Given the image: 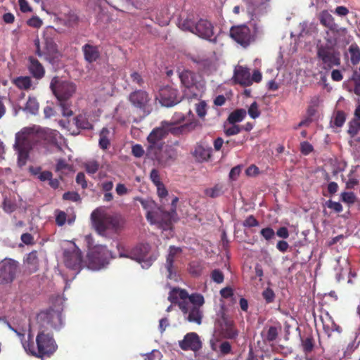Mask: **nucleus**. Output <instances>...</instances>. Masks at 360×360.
Returning <instances> with one entry per match:
<instances>
[{"instance_id": "35", "label": "nucleus", "mask_w": 360, "mask_h": 360, "mask_svg": "<svg viewBox=\"0 0 360 360\" xmlns=\"http://www.w3.org/2000/svg\"><path fill=\"white\" fill-rule=\"evenodd\" d=\"M225 186L223 184H217L212 188L205 190V194L212 198L221 196L225 192Z\"/></svg>"}, {"instance_id": "29", "label": "nucleus", "mask_w": 360, "mask_h": 360, "mask_svg": "<svg viewBox=\"0 0 360 360\" xmlns=\"http://www.w3.org/2000/svg\"><path fill=\"white\" fill-rule=\"evenodd\" d=\"M175 156L176 152L172 147L159 145V165L167 164L169 160L174 159Z\"/></svg>"}, {"instance_id": "18", "label": "nucleus", "mask_w": 360, "mask_h": 360, "mask_svg": "<svg viewBox=\"0 0 360 360\" xmlns=\"http://www.w3.org/2000/svg\"><path fill=\"white\" fill-rule=\"evenodd\" d=\"M64 262L65 266L73 270H79L81 269L82 262V252L78 249L72 251H65Z\"/></svg>"}, {"instance_id": "11", "label": "nucleus", "mask_w": 360, "mask_h": 360, "mask_svg": "<svg viewBox=\"0 0 360 360\" xmlns=\"http://www.w3.org/2000/svg\"><path fill=\"white\" fill-rule=\"evenodd\" d=\"M215 328L226 339L235 340L239 334L234 321L224 313H221L215 321Z\"/></svg>"}, {"instance_id": "22", "label": "nucleus", "mask_w": 360, "mask_h": 360, "mask_svg": "<svg viewBox=\"0 0 360 360\" xmlns=\"http://www.w3.org/2000/svg\"><path fill=\"white\" fill-rule=\"evenodd\" d=\"M210 345L212 351L220 355H226L231 352V345L227 341L221 342L219 338L213 335L210 340Z\"/></svg>"}, {"instance_id": "16", "label": "nucleus", "mask_w": 360, "mask_h": 360, "mask_svg": "<svg viewBox=\"0 0 360 360\" xmlns=\"http://www.w3.org/2000/svg\"><path fill=\"white\" fill-rule=\"evenodd\" d=\"M179 346L184 351L191 350L195 352L202 348V342L196 333L191 332L179 341Z\"/></svg>"}, {"instance_id": "42", "label": "nucleus", "mask_w": 360, "mask_h": 360, "mask_svg": "<svg viewBox=\"0 0 360 360\" xmlns=\"http://www.w3.org/2000/svg\"><path fill=\"white\" fill-rule=\"evenodd\" d=\"M349 53L350 54L351 63L353 65H356L360 62V49L356 44H352L349 47Z\"/></svg>"}, {"instance_id": "25", "label": "nucleus", "mask_w": 360, "mask_h": 360, "mask_svg": "<svg viewBox=\"0 0 360 360\" xmlns=\"http://www.w3.org/2000/svg\"><path fill=\"white\" fill-rule=\"evenodd\" d=\"M235 81L243 86H250V72L248 68L238 66L234 70Z\"/></svg>"}, {"instance_id": "53", "label": "nucleus", "mask_w": 360, "mask_h": 360, "mask_svg": "<svg viewBox=\"0 0 360 360\" xmlns=\"http://www.w3.org/2000/svg\"><path fill=\"white\" fill-rule=\"evenodd\" d=\"M229 127H225L224 132L226 136H233L239 134L243 129L242 127L236 125V124H231Z\"/></svg>"}, {"instance_id": "28", "label": "nucleus", "mask_w": 360, "mask_h": 360, "mask_svg": "<svg viewBox=\"0 0 360 360\" xmlns=\"http://www.w3.org/2000/svg\"><path fill=\"white\" fill-rule=\"evenodd\" d=\"M58 20L65 27H75L78 25L79 18L75 11L69 10L67 13H61Z\"/></svg>"}, {"instance_id": "20", "label": "nucleus", "mask_w": 360, "mask_h": 360, "mask_svg": "<svg viewBox=\"0 0 360 360\" xmlns=\"http://www.w3.org/2000/svg\"><path fill=\"white\" fill-rule=\"evenodd\" d=\"M181 251V250L180 248L170 246L169 254L167 257V261L165 264V267L167 272V278L170 280H174L175 281H178L179 276L176 274L175 269H174V259L175 255L180 252Z\"/></svg>"}, {"instance_id": "31", "label": "nucleus", "mask_w": 360, "mask_h": 360, "mask_svg": "<svg viewBox=\"0 0 360 360\" xmlns=\"http://www.w3.org/2000/svg\"><path fill=\"white\" fill-rule=\"evenodd\" d=\"M141 204L145 210H146V219L151 224L157 223L158 214L156 211L151 210L155 206L153 201H142Z\"/></svg>"}, {"instance_id": "59", "label": "nucleus", "mask_w": 360, "mask_h": 360, "mask_svg": "<svg viewBox=\"0 0 360 360\" xmlns=\"http://www.w3.org/2000/svg\"><path fill=\"white\" fill-rule=\"evenodd\" d=\"M207 104L205 101H200L195 105V111L200 117H204L207 114Z\"/></svg>"}, {"instance_id": "34", "label": "nucleus", "mask_w": 360, "mask_h": 360, "mask_svg": "<svg viewBox=\"0 0 360 360\" xmlns=\"http://www.w3.org/2000/svg\"><path fill=\"white\" fill-rule=\"evenodd\" d=\"M319 20L321 23L327 27L328 29H335L339 27L334 20L332 15L327 11H323L321 13Z\"/></svg>"}, {"instance_id": "54", "label": "nucleus", "mask_w": 360, "mask_h": 360, "mask_svg": "<svg viewBox=\"0 0 360 360\" xmlns=\"http://www.w3.org/2000/svg\"><path fill=\"white\" fill-rule=\"evenodd\" d=\"M260 235L266 240H270L275 237V231L271 227H266L260 231Z\"/></svg>"}, {"instance_id": "9", "label": "nucleus", "mask_w": 360, "mask_h": 360, "mask_svg": "<svg viewBox=\"0 0 360 360\" xmlns=\"http://www.w3.org/2000/svg\"><path fill=\"white\" fill-rule=\"evenodd\" d=\"M317 57L325 70H330L334 66L340 65V53L334 48L327 47L321 40L317 42Z\"/></svg>"}, {"instance_id": "63", "label": "nucleus", "mask_w": 360, "mask_h": 360, "mask_svg": "<svg viewBox=\"0 0 360 360\" xmlns=\"http://www.w3.org/2000/svg\"><path fill=\"white\" fill-rule=\"evenodd\" d=\"M42 24V20L38 16H33L27 20V25L34 28H39Z\"/></svg>"}, {"instance_id": "5", "label": "nucleus", "mask_w": 360, "mask_h": 360, "mask_svg": "<svg viewBox=\"0 0 360 360\" xmlns=\"http://www.w3.org/2000/svg\"><path fill=\"white\" fill-rule=\"evenodd\" d=\"M56 30L53 27H47L43 32L41 41L39 38L34 41L35 53L51 64L58 62L61 56L56 43Z\"/></svg>"}, {"instance_id": "14", "label": "nucleus", "mask_w": 360, "mask_h": 360, "mask_svg": "<svg viewBox=\"0 0 360 360\" xmlns=\"http://www.w3.org/2000/svg\"><path fill=\"white\" fill-rule=\"evenodd\" d=\"M230 37L243 47L248 46L252 39L250 30L245 25L232 27Z\"/></svg>"}, {"instance_id": "30", "label": "nucleus", "mask_w": 360, "mask_h": 360, "mask_svg": "<svg viewBox=\"0 0 360 360\" xmlns=\"http://www.w3.org/2000/svg\"><path fill=\"white\" fill-rule=\"evenodd\" d=\"M212 148L208 146L197 145L193 153V156L199 162L207 161L211 155Z\"/></svg>"}, {"instance_id": "48", "label": "nucleus", "mask_w": 360, "mask_h": 360, "mask_svg": "<svg viewBox=\"0 0 360 360\" xmlns=\"http://www.w3.org/2000/svg\"><path fill=\"white\" fill-rule=\"evenodd\" d=\"M71 103L68 101H59L62 115L64 117H71L73 115L72 110L70 109Z\"/></svg>"}, {"instance_id": "46", "label": "nucleus", "mask_w": 360, "mask_h": 360, "mask_svg": "<svg viewBox=\"0 0 360 360\" xmlns=\"http://www.w3.org/2000/svg\"><path fill=\"white\" fill-rule=\"evenodd\" d=\"M188 299L193 305V307H198L200 308L205 303L204 297L200 293H193L190 295H188Z\"/></svg>"}, {"instance_id": "47", "label": "nucleus", "mask_w": 360, "mask_h": 360, "mask_svg": "<svg viewBox=\"0 0 360 360\" xmlns=\"http://www.w3.org/2000/svg\"><path fill=\"white\" fill-rule=\"evenodd\" d=\"M195 25V23H194L191 19L180 20L179 22V27L181 30L184 31H188L192 33H194Z\"/></svg>"}, {"instance_id": "15", "label": "nucleus", "mask_w": 360, "mask_h": 360, "mask_svg": "<svg viewBox=\"0 0 360 360\" xmlns=\"http://www.w3.org/2000/svg\"><path fill=\"white\" fill-rule=\"evenodd\" d=\"M148 146L146 148L144 163L149 164L150 161L158 160V127H155L148 136Z\"/></svg>"}, {"instance_id": "41", "label": "nucleus", "mask_w": 360, "mask_h": 360, "mask_svg": "<svg viewBox=\"0 0 360 360\" xmlns=\"http://www.w3.org/2000/svg\"><path fill=\"white\" fill-rule=\"evenodd\" d=\"M39 105L37 100L34 97H29L25 107V110L32 115H36L39 111Z\"/></svg>"}, {"instance_id": "7", "label": "nucleus", "mask_w": 360, "mask_h": 360, "mask_svg": "<svg viewBox=\"0 0 360 360\" xmlns=\"http://www.w3.org/2000/svg\"><path fill=\"white\" fill-rule=\"evenodd\" d=\"M117 247L120 257L130 258L140 263L143 262L144 264L142 265L143 268L151 265L150 260H146L150 250V247L148 243L139 244L130 250H126L121 244H118Z\"/></svg>"}, {"instance_id": "52", "label": "nucleus", "mask_w": 360, "mask_h": 360, "mask_svg": "<svg viewBox=\"0 0 360 360\" xmlns=\"http://www.w3.org/2000/svg\"><path fill=\"white\" fill-rule=\"evenodd\" d=\"M262 295L266 303H271L275 300V293L274 290L270 288H266L264 289Z\"/></svg>"}, {"instance_id": "21", "label": "nucleus", "mask_w": 360, "mask_h": 360, "mask_svg": "<svg viewBox=\"0 0 360 360\" xmlns=\"http://www.w3.org/2000/svg\"><path fill=\"white\" fill-rule=\"evenodd\" d=\"M129 101L133 105L142 110L145 112L150 99L148 94L146 91L138 90L132 92L129 95Z\"/></svg>"}, {"instance_id": "8", "label": "nucleus", "mask_w": 360, "mask_h": 360, "mask_svg": "<svg viewBox=\"0 0 360 360\" xmlns=\"http://www.w3.org/2000/svg\"><path fill=\"white\" fill-rule=\"evenodd\" d=\"M185 119V116L181 112H175L170 121L162 122L160 127H159V139L169 133L175 136L182 134L186 129L192 124V123H190L189 124L179 126L178 124L184 122Z\"/></svg>"}, {"instance_id": "40", "label": "nucleus", "mask_w": 360, "mask_h": 360, "mask_svg": "<svg viewBox=\"0 0 360 360\" xmlns=\"http://www.w3.org/2000/svg\"><path fill=\"white\" fill-rule=\"evenodd\" d=\"M262 336L264 342H272L278 336V329L275 326H270L266 331H262Z\"/></svg>"}, {"instance_id": "33", "label": "nucleus", "mask_w": 360, "mask_h": 360, "mask_svg": "<svg viewBox=\"0 0 360 360\" xmlns=\"http://www.w3.org/2000/svg\"><path fill=\"white\" fill-rule=\"evenodd\" d=\"M187 320L189 322L200 325L202 319V311L198 307H192L187 312Z\"/></svg>"}, {"instance_id": "24", "label": "nucleus", "mask_w": 360, "mask_h": 360, "mask_svg": "<svg viewBox=\"0 0 360 360\" xmlns=\"http://www.w3.org/2000/svg\"><path fill=\"white\" fill-rule=\"evenodd\" d=\"M345 32L346 29L342 27H335V29H328L326 32L324 37V39L326 41V43H323L324 45L327 47L335 48L340 34H345Z\"/></svg>"}, {"instance_id": "27", "label": "nucleus", "mask_w": 360, "mask_h": 360, "mask_svg": "<svg viewBox=\"0 0 360 360\" xmlns=\"http://www.w3.org/2000/svg\"><path fill=\"white\" fill-rule=\"evenodd\" d=\"M24 262L29 274L37 272L39 267L38 252L37 250L30 252L27 255Z\"/></svg>"}, {"instance_id": "45", "label": "nucleus", "mask_w": 360, "mask_h": 360, "mask_svg": "<svg viewBox=\"0 0 360 360\" xmlns=\"http://www.w3.org/2000/svg\"><path fill=\"white\" fill-rule=\"evenodd\" d=\"M346 116L343 111H337L331 120V124L337 127H341L345 122Z\"/></svg>"}, {"instance_id": "23", "label": "nucleus", "mask_w": 360, "mask_h": 360, "mask_svg": "<svg viewBox=\"0 0 360 360\" xmlns=\"http://www.w3.org/2000/svg\"><path fill=\"white\" fill-rule=\"evenodd\" d=\"M27 69L32 76L37 79H41L44 77L45 69L44 66L33 56L28 58Z\"/></svg>"}, {"instance_id": "12", "label": "nucleus", "mask_w": 360, "mask_h": 360, "mask_svg": "<svg viewBox=\"0 0 360 360\" xmlns=\"http://www.w3.org/2000/svg\"><path fill=\"white\" fill-rule=\"evenodd\" d=\"M18 271V262L12 259H5L0 262V283H11Z\"/></svg>"}, {"instance_id": "6", "label": "nucleus", "mask_w": 360, "mask_h": 360, "mask_svg": "<svg viewBox=\"0 0 360 360\" xmlns=\"http://www.w3.org/2000/svg\"><path fill=\"white\" fill-rule=\"evenodd\" d=\"M233 5V13L236 15L247 13L251 20L258 19L267 13L270 0H228Z\"/></svg>"}, {"instance_id": "26", "label": "nucleus", "mask_w": 360, "mask_h": 360, "mask_svg": "<svg viewBox=\"0 0 360 360\" xmlns=\"http://www.w3.org/2000/svg\"><path fill=\"white\" fill-rule=\"evenodd\" d=\"M82 51L84 60L89 63L96 62L100 58V51L97 46L85 44L82 46Z\"/></svg>"}, {"instance_id": "60", "label": "nucleus", "mask_w": 360, "mask_h": 360, "mask_svg": "<svg viewBox=\"0 0 360 360\" xmlns=\"http://www.w3.org/2000/svg\"><path fill=\"white\" fill-rule=\"evenodd\" d=\"M248 115L252 119L259 117L260 111L258 109V105L256 102H253L248 108Z\"/></svg>"}, {"instance_id": "36", "label": "nucleus", "mask_w": 360, "mask_h": 360, "mask_svg": "<svg viewBox=\"0 0 360 360\" xmlns=\"http://www.w3.org/2000/svg\"><path fill=\"white\" fill-rule=\"evenodd\" d=\"M301 31L300 32V37H304L307 36H313L317 32L316 26L313 23L302 22L300 24Z\"/></svg>"}, {"instance_id": "50", "label": "nucleus", "mask_w": 360, "mask_h": 360, "mask_svg": "<svg viewBox=\"0 0 360 360\" xmlns=\"http://www.w3.org/2000/svg\"><path fill=\"white\" fill-rule=\"evenodd\" d=\"M72 169V166L66 162L64 159H59L57 161L56 165V172L63 173L65 170L70 171Z\"/></svg>"}, {"instance_id": "1", "label": "nucleus", "mask_w": 360, "mask_h": 360, "mask_svg": "<svg viewBox=\"0 0 360 360\" xmlns=\"http://www.w3.org/2000/svg\"><path fill=\"white\" fill-rule=\"evenodd\" d=\"M37 319L39 326V332L36 338L37 351H35L33 343H25L23 347L27 352L34 356H49L56 352L57 345L53 335L46 332L53 329L57 330L61 327L63 325L61 313L53 309H47L38 314Z\"/></svg>"}, {"instance_id": "58", "label": "nucleus", "mask_w": 360, "mask_h": 360, "mask_svg": "<svg viewBox=\"0 0 360 360\" xmlns=\"http://www.w3.org/2000/svg\"><path fill=\"white\" fill-rule=\"evenodd\" d=\"M56 223L58 226H62L65 224L67 214L65 212L56 210Z\"/></svg>"}, {"instance_id": "19", "label": "nucleus", "mask_w": 360, "mask_h": 360, "mask_svg": "<svg viewBox=\"0 0 360 360\" xmlns=\"http://www.w3.org/2000/svg\"><path fill=\"white\" fill-rule=\"evenodd\" d=\"M180 102L177 98V90L173 88H167L161 90L159 94V103L165 107H172Z\"/></svg>"}, {"instance_id": "10", "label": "nucleus", "mask_w": 360, "mask_h": 360, "mask_svg": "<svg viewBox=\"0 0 360 360\" xmlns=\"http://www.w3.org/2000/svg\"><path fill=\"white\" fill-rule=\"evenodd\" d=\"M50 88L58 101H68L76 91V85L73 82L61 80L57 77L52 79Z\"/></svg>"}, {"instance_id": "64", "label": "nucleus", "mask_w": 360, "mask_h": 360, "mask_svg": "<svg viewBox=\"0 0 360 360\" xmlns=\"http://www.w3.org/2000/svg\"><path fill=\"white\" fill-rule=\"evenodd\" d=\"M243 225L245 227L258 226L259 221L255 219L254 216L250 215L244 220V221L243 222Z\"/></svg>"}, {"instance_id": "2", "label": "nucleus", "mask_w": 360, "mask_h": 360, "mask_svg": "<svg viewBox=\"0 0 360 360\" xmlns=\"http://www.w3.org/2000/svg\"><path fill=\"white\" fill-rule=\"evenodd\" d=\"M59 138L60 134L55 129L36 126L23 129L16 134L13 145L18 155V165L22 167L26 165L34 143L57 145Z\"/></svg>"}, {"instance_id": "51", "label": "nucleus", "mask_w": 360, "mask_h": 360, "mask_svg": "<svg viewBox=\"0 0 360 360\" xmlns=\"http://www.w3.org/2000/svg\"><path fill=\"white\" fill-rule=\"evenodd\" d=\"M85 169L89 174H95L100 167L99 163L96 160L87 162L85 165Z\"/></svg>"}, {"instance_id": "62", "label": "nucleus", "mask_w": 360, "mask_h": 360, "mask_svg": "<svg viewBox=\"0 0 360 360\" xmlns=\"http://www.w3.org/2000/svg\"><path fill=\"white\" fill-rule=\"evenodd\" d=\"M358 335L357 333H355L353 336V340L348 344L345 353L350 354L353 352L359 345V340H357Z\"/></svg>"}, {"instance_id": "32", "label": "nucleus", "mask_w": 360, "mask_h": 360, "mask_svg": "<svg viewBox=\"0 0 360 360\" xmlns=\"http://www.w3.org/2000/svg\"><path fill=\"white\" fill-rule=\"evenodd\" d=\"M188 297V293L186 290L174 288L170 290L168 299L171 302L176 303L181 300H187Z\"/></svg>"}, {"instance_id": "4", "label": "nucleus", "mask_w": 360, "mask_h": 360, "mask_svg": "<svg viewBox=\"0 0 360 360\" xmlns=\"http://www.w3.org/2000/svg\"><path fill=\"white\" fill-rule=\"evenodd\" d=\"M95 229L101 236H106L108 232L120 233L124 226L125 220L119 214H110L97 208L91 214Z\"/></svg>"}, {"instance_id": "3", "label": "nucleus", "mask_w": 360, "mask_h": 360, "mask_svg": "<svg viewBox=\"0 0 360 360\" xmlns=\"http://www.w3.org/2000/svg\"><path fill=\"white\" fill-rule=\"evenodd\" d=\"M159 201L162 204L159 205V229H162V236L169 238L173 236V224L179 220L176 213V204L179 202L178 197H173L171 203L167 207L164 205L163 200L168 195V191L159 181Z\"/></svg>"}, {"instance_id": "39", "label": "nucleus", "mask_w": 360, "mask_h": 360, "mask_svg": "<svg viewBox=\"0 0 360 360\" xmlns=\"http://www.w3.org/2000/svg\"><path fill=\"white\" fill-rule=\"evenodd\" d=\"M14 84L20 89L28 90L32 86V79L28 76L18 77L13 80Z\"/></svg>"}, {"instance_id": "56", "label": "nucleus", "mask_w": 360, "mask_h": 360, "mask_svg": "<svg viewBox=\"0 0 360 360\" xmlns=\"http://www.w3.org/2000/svg\"><path fill=\"white\" fill-rule=\"evenodd\" d=\"M337 263H338V266L335 268V269L337 272L336 277H337L338 281H340V279L342 278V271L343 270L342 265L348 266V262H347V259H343L342 264H341V259L339 258L337 259Z\"/></svg>"}, {"instance_id": "17", "label": "nucleus", "mask_w": 360, "mask_h": 360, "mask_svg": "<svg viewBox=\"0 0 360 360\" xmlns=\"http://www.w3.org/2000/svg\"><path fill=\"white\" fill-rule=\"evenodd\" d=\"M179 77L186 88L184 91L185 94L188 98L198 96L200 90L198 89V86L193 82V73L190 71H185Z\"/></svg>"}, {"instance_id": "37", "label": "nucleus", "mask_w": 360, "mask_h": 360, "mask_svg": "<svg viewBox=\"0 0 360 360\" xmlns=\"http://www.w3.org/2000/svg\"><path fill=\"white\" fill-rule=\"evenodd\" d=\"M247 115L245 109H237L233 111L228 117L230 124H236L242 122Z\"/></svg>"}, {"instance_id": "13", "label": "nucleus", "mask_w": 360, "mask_h": 360, "mask_svg": "<svg viewBox=\"0 0 360 360\" xmlns=\"http://www.w3.org/2000/svg\"><path fill=\"white\" fill-rule=\"evenodd\" d=\"M194 28L193 34L211 42H216L217 36H215L214 32V27L210 21L200 19L195 23Z\"/></svg>"}, {"instance_id": "49", "label": "nucleus", "mask_w": 360, "mask_h": 360, "mask_svg": "<svg viewBox=\"0 0 360 360\" xmlns=\"http://www.w3.org/2000/svg\"><path fill=\"white\" fill-rule=\"evenodd\" d=\"M352 79L354 81L355 84L354 89V93L356 95L360 96V68L354 71Z\"/></svg>"}, {"instance_id": "55", "label": "nucleus", "mask_w": 360, "mask_h": 360, "mask_svg": "<svg viewBox=\"0 0 360 360\" xmlns=\"http://www.w3.org/2000/svg\"><path fill=\"white\" fill-rule=\"evenodd\" d=\"M340 199L347 204H353L355 202L356 197L352 192H342L340 195Z\"/></svg>"}, {"instance_id": "43", "label": "nucleus", "mask_w": 360, "mask_h": 360, "mask_svg": "<svg viewBox=\"0 0 360 360\" xmlns=\"http://www.w3.org/2000/svg\"><path fill=\"white\" fill-rule=\"evenodd\" d=\"M108 133L109 130L107 128L104 127L102 129L99 134V146L103 150L107 149L110 146V141L107 137Z\"/></svg>"}, {"instance_id": "44", "label": "nucleus", "mask_w": 360, "mask_h": 360, "mask_svg": "<svg viewBox=\"0 0 360 360\" xmlns=\"http://www.w3.org/2000/svg\"><path fill=\"white\" fill-rule=\"evenodd\" d=\"M301 340L303 351L306 354L311 352L313 350L314 346V341L313 338L308 335L305 338H302Z\"/></svg>"}, {"instance_id": "61", "label": "nucleus", "mask_w": 360, "mask_h": 360, "mask_svg": "<svg viewBox=\"0 0 360 360\" xmlns=\"http://www.w3.org/2000/svg\"><path fill=\"white\" fill-rule=\"evenodd\" d=\"M16 209V205L8 198H5L3 202V210L7 213H11Z\"/></svg>"}, {"instance_id": "38", "label": "nucleus", "mask_w": 360, "mask_h": 360, "mask_svg": "<svg viewBox=\"0 0 360 360\" xmlns=\"http://www.w3.org/2000/svg\"><path fill=\"white\" fill-rule=\"evenodd\" d=\"M74 122L77 129H91L93 127L86 116L82 114L77 115Z\"/></svg>"}, {"instance_id": "57", "label": "nucleus", "mask_w": 360, "mask_h": 360, "mask_svg": "<svg viewBox=\"0 0 360 360\" xmlns=\"http://www.w3.org/2000/svg\"><path fill=\"white\" fill-rule=\"evenodd\" d=\"M63 199L65 200H70L72 202H77L80 200L81 198L78 193L74 191H68L63 195Z\"/></svg>"}]
</instances>
